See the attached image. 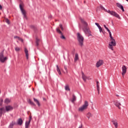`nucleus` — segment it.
Listing matches in <instances>:
<instances>
[{
	"label": "nucleus",
	"mask_w": 128,
	"mask_h": 128,
	"mask_svg": "<svg viewBox=\"0 0 128 128\" xmlns=\"http://www.w3.org/2000/svg\"><path fill=\"white\" fill-rule=\"evenodd\" d=\"M80 20H81L82 24L84 26V28L82 30L84 32H85V34H86V32H88V34H89L90 36H92V34H90V28H88V23L86 22V21H84V19L81 18Z\"/></svg>",
	"instance_id": "f257e3e1"
},
{
	"label": "nucleus",
	"mask_w": 128,
	"mask_h": 128,
	"mask_svg": "<svg viewBox=\"0 0 128 128\" xmlns=\"http://www.w3.org/2000/svg\"><path fill=\"white\" fill-rule=\"evenodd\" d=\"M88 100H86L84 101V104L78 108V110L80 112H84V110L88 109Z\"/></svg>",
	"instance_id": "f03ea898"
},
{
	"label": "nucleus",
	"mask_w": 128,
	"mask_h": 128,
	"mask_svg": "<svg viewBox=\"0 0 128 128\" xmlns=\"http://www.w3.org/2000/svg\"><path fill=\"white\" fill-rule=\"evenodd\" d=\"M76 36L79 45L80 46H84V36H82L79 32L76 34Z\"/></svg>",
	"instance_id": "7ed1b4c3"
},
{
	"label": "nucleus",
	"mask_w": 128,
	"mask_h": 128,
	"mask_svg": "<svg viewBox=\"0 0 128 128\" xmlns=\"http://www.w3.org/2000/svg\"><path fill=\"white\" fill-rule=\"evenodd\" d=\"M110 40H111V42L109 44L108 48H110L112 50H114L113 46H116V40L114 39H111Z\"/></svg>",
	"instance_id": "20e7f679"
},
{
	"label": "nucleus",
	"mask_w": 128,
	"mask_h": 128,
	"mask_svg": "<svg viewBox=\"0 0 128 128\" xmlns=\"http://www.w3.org/2000/svg\"><path fill=\"white\" fill-rule=\"evenodd\" d=\"M8 60V57L5 56H4V51H2L0 53V62H4L6 60Z\"/></svg>",
	"instance_id": "39448f33"
},
{
	"label": "nucleus",
	"mask_w": 128,
	"mask_h": 128,
	"mask_svg": "<svg viewBox=\"0 0 128 128\" xmlns=\"http://www.w3.org/2000/svg\"><path fill=\"white\" fill-rule=\"evenodd\" d=\"M106 12H108V14H111V16H113L118 18H120V15H118V14L116 12L114 11H110V10H106Z\"/></svg>",
	"instance_id": "423d86ee"
},
{
	"label": "nucleus",
	"mask_w": 128,
	"mask_h": 128,
	"mask_svg": "<svg viewBox=\"0 0 128 128\" xmlns=\"http://www.w3.org/2000/svg\"><path fill=\"white\" fill-rule=\"evenodd\" d=\"M20 8L21 10L22 14L23 15L24 18H26V12L24 10V8H22V6L20 4Z\"/></svg>",
	"instance_id": "0eeeda50"
},
{
	"label": "nucleus",
	"mask_w": 128,
	"mask_h": 128,
	"mask_svg": "<svg viewBox=\"0 0 128 128\" xmlns=\"http://www.w3.org/2000/svg\"><path fill=\"white\" fill-rule=\"evenodd\" d=\"M128 68H126V66L123 65L122 66V76L124 78V75L126 74V70Z\"/></svg>",
	"instance_id": "6e6552de"
},
{
	"label": "nucleus",
	"mask_w": 128,
	"mask_h": 128,
	"mask_svg": "<svg viewBox=\"0 0 128 128\" xmlns=\"http://www.w3.org/2000/svg\"><path fill=\"white\" fill-rule=\"evenodd\" d=\"M14 110V108L10 106H6L5 112H10Z\"/></svg>",
	"instance_id": "1a4fd4ad"
},
{
	"label": "nucleus",
	"mask_w": 128,
	"mask_h": 128,
	"mask_svg": "<svg viewBox=\"0 0 128 128\" xmlns=\"http://www.w3.org/2000/svg\"><path fill=\"white\" fill-rule=\"evenodd\" d=\"M56 30L57 32H58V34H61L60 38H62V40H66V37L62 35V31L60 30V28H56Z\"/></svg>",
	"instance_id": "9d476101"
},
{
	"label": "nucleus",
	"mask_w": 128,
	"mask_h": 128,
	"mask_svg": "<svg viewBox=\"0 0 128 128\" xmlns=\"http://www.w3.org/2000/svg\"><path fill=\"white\" fill-rule=\"evenodd\" d=\"M104 64V61L102 60H99L98 62H97L96 64V68H100V66H102Z\"/></svg>",
	"instance_id": "9b49d317"
},
{
	"label": "nucleus",
	"mask_w": 128,
	"mask_h": 128,
	"mask_svg": "<svg viewBox=\"0 0 128 128\" xmlns=\"http://www.w3.org/2000/svg\"><path fill=\"white\" fill-rule=\"evenodd\" d=\"M114 104L119 108V110H120V106H122V104L120 102H118V100L114 101Z\"/></svg>",
	"instance_id": "f8f14e48"
},
{
	"label": "nucleus",
	"mask_w": 128,
	"mask_h": 128,
	"mask_svg": "<svg viewBox=\"0 0 128 128\" xmlns=\"http://www.w3.org/2000/svg\"><path fill=\"white\" fill-rule=\"evenodd\" d=\"M116 6L118 8H120L122 10V12H124V6L120 3H116Z\"/></svg>",
	"instance_id": "ddd939ff"
},
{
	"label": "nucleus",
	"mask_w": 128,
	"mask_h": 128,
	"mask_svg": "<svg viewBox=\"0 0 128 128\" xmlns=\"http://www.w3.org/2000/svg\"><path fill=\"white\" fill-rule=\"evenodd\" d=\"M6 112V109L2 107L0 108V118L2 117V116L3 114H4Z\"/></svg>",
	"instance_id": "4468645a"
},
{
	"label": "nucleus",
	"mask_w": 128,
	"mask_h": 128,
	"mask_svg": "<svg viewBox=\"0 0 128 128\" xmlns=\"http://www.w3.org/2000/svg\"><path fill=\"white\" fill-rule=\"evenodd\" d=\"M24 52L26 60H28V49H26V48H24Z\"/></svg>",
	"instance_id": "2eb2a0df"
},
{
	"label": "nucleus",
	"mask_w": 128,
	"mask_h": 128,
	"mask_svg": "<svg viewBox=\"0 0 128 128\" xmlns=\"http://www.w3.org/2000/svg\"><path fill=\"white\" fill-rule=\"evenodd\" d=\"M10 102H12V100H10L8 98H6L4 100V104H10Z\"/></svg>",
	"instance_id": "dca6fc26"
},
{
	"label": "nucleus",
	"mask_w": 128,
	"mask_h": 128,
	"mask_svg": "<svg viewBox=\"0 0 128 128\" xmlns=\"http://www.w3.org/2000/svg\"><path fill=\"white\" fill-rule=\"evenodd\" d=\"M17 124H18V126H22V120L20 118L18 119Z\"/></svg>",
	"instance_id": "f3484780"
},
{
	"label": "nucleus",
	"mask_w": 128,
	"mask_h": 128,
	"mask_svg": "<svg viewBox=\"0 0 128 128\" xmlns=\"http://www.w3.org/2000/svg\"><path fill=\"white\" fill-rule=\"evenodd\" d=\"M34 102H36V104H38V106H40V101L38 100V99L36 98H34Z\"/></svg>",
	"instance_id": "a211bd4d"
},
{
	"label": "nucleus",
	"mask_w": 128,
	"mask_h": 128,
	"mask_svg": "<svg viewBox=\"0 0 128 128\" xmlns=\"http://www.w3.org/2000/svg\"><path fill=\"white\" fill-rule=\"evenodd\" d=\"M82 78L84 82H86V80H88V77L86 76V75H84V72H82Z\"/></svg>",
	"instance_id": "6ab92c4d"
},
{
	"label": "nucleus",
	"mask_w": 128,
	"mask_h": 128,
	"mask_svg": "<svg viewBox=\"0 0 128 128\" xmlns=\"http://www.w3.org/2000/svg\"><path fill=\"white\" fill-rule=\"evenodd\" d=\"M112 124H114L116 128H118V121L116 120H113L112 121Z\"/></svg>",
	"instance_id": "aec40b11"
},
{
	"label": "nucleus",
	"mask_w": 128,
	"mask_h": 128,
	"mask_svg": "<svg viewBox=\"0 0 128 128\" xmlns=\"http://www.w3.org/2000/svg\"><path fill=\"white\" fill-rule=\"evenodd\" d=\"M76 96H74V94H73L72 100H71V102H76Z\"/></svg>",
	"instance_id": "412c9836"
},
{
	"label": "nucleus",
	"mask_w": 128,
	"mask_h": 128,
	"mask_svg": "<svg viewBox=\"0 0 128 128\" xmlns=\"http://www.w3.org/2000/svg\"><path fill=\"white\" fill-rule=\"evenodd\" d=\"M56 70H57L58 74H60V75L62 74V72H60V68H58V66L56 65Z\"/></svg>",
	"instance_id": "4be33fe9"
},
{
	"label": "nucleus",
	"mask_w": 128,
	"mask_h": 128,
	"mask_svg": "<svg viewBox=\"0 0 128 128\" xmlns=\"http://www.w3.org/2000/svg\"><path fill=\"white\" fill-rule=\"evenodd\" d=\"M16 124V123L14 121H12L11 123L10 124L9 126H11L12 128L14 125Z\"/></svg>",
	"instance_id": "5701e85b"
},
{
	"label": "nucleus",
	"mask_w": 128,
	"mask_h": 128,
	"mask_svg": "<svg viewBox=\"0 0 128 128\" xmlns=\"http://www.w3.org/2000/svg\"><path fill=\"white\" fill-rule=\"evenodd\" d=\"M36 46H38L40 44V39L38 38H36Z\"/></svg>",
	"instance_id": "b1692460"
},
{
	"label": "nucleus",
	"mask_w": 128,
	"mask_h": 128,
	"mask_svg": "<svg viewBox=\"0 0 128 128\" xmlns=\"http://www.w3.org/2000/svg\"><path fill=\"white\" fill-rule=\"evenodd\" d=\"M30 122L26 121L25 122V128H28V126H30Z\"/></svg>",
	"instance_id": "393cba45"
},
{
	"label": "nucleus",
	"mask_w": 128,
	"mask_h": 128,
	"mask_svg": "<svg viewBox=\"0 0 128 128\" xmlns=\"http://www.w3.org/2000/svg\"><path fill=\"white\" fill-rule=\"evenodd\" d=\"M86 116L89 120L90 118H92V114L90 112H88L86 114Z\"/></svg>",
	"instance_id": "a878e982"
},
{
	"label": "nucleus",
	"mask_w": 128,
	"mask_h": 128,
	"mask_svg": "<svg viewBox=\"0 0 128 128\" xmlns=\"http://www.w3.org/2000/svg\"><path fill=\"white\" fill-rule=\"evenodd\" d=\"M78 60V54H76L75 55L74 61L76 62Z\"/></svg>",
	"instance_id": "bb28decb"
},
{
	"label": "nucleus",
	"mask_w": 128,
	"mask_h": 128,
	"mask_svg": "<svg viewBox=\"0 0 128 128\" xmlns=\"http://www.w3.org/2000/svg\"><path fill=\"white\" fill-rule=\"evenodd\" d=\"M96 88H97V90H98V92H99L100 90V84H100V82H98V81H96Z\"/></svg>",
	"instance_id": "cd10ccee"
},
{
	"label": "nucleus",
	"mask_w": 128,
	"mask_h": 128,
	"mask_svg": "<svg viewBox=\"0 0 128 128\" xmlns=\"http://www.w3.org/2000/svg\"><path fill=\"white\" fill-rule=\"evenodd\" d=\"M64 88L66 90H68V91L70 90V87L68 84L65 86Z\"/></svg>",
	"instance_id": "c85d7f7f"
},
{
	"label": "nucleus",
	"mask_w": 128,
	"mask_h": 128,
	"mask_svg": "<svg viewBox=\"0 0 128 128\" xmlns=\"http://www.w3.org/2000/svg\"><path fill=\"white\" fill-rule=\"evenodd\" d=\"M29 104H32V106H36V104H34V102H32V101L30 100H29Z\"/></svg>",
	"instance_id": "c756f323"
},
{
	"label": "nucleus",
	"mask_w": 128,
	"mask_h": 128,
	"mask_svg": "<svg viewBox=\"0 0 128 128\" xmlns=\"http://www.w3.org/2000/svg\"><path fill=\"white\" fill-rule=\"evenodd\" d=\"M5 22H6V24H10V20H8V19L6 18Z\"/></svg>",
	"instance_id": "7c9ffc66"
},
{
	"label": "nucleus",
	"mask_w": 128,
	"mask_h": 128,
	"mask_svg": "<svg viewBox=\"0 0 128 128\" xmlns=\"http://www.w3.org/2000/svg\"><path fill=\"white\" fill-rule=\"evenodd\" d=\"M15 50H16V52H20V48L16 47L15 48Z\"/></svg>",
	"instance_id": "2f4dec72"
},
{
	"label": "nucleus",
	"mask_w": 128,
	"mask_h": 128,
	"mask_svg": "<svg viewBox=\"0 0 128 128\" xmlns=\"http://www.w3.org/2000/svg\"><path fill=\"white\" fill-rule=\"evenodd\" d=\"M95 24L98 26V28H100V24H98V23L96 22Z\"/></svg>",
	"instance_id": "473e14b6"
},
{
	"label": "nucleus",
	"mask_w": 128,
	"mask_h": 128,
	"mask_svg": "<svg viewBox=\"0 0 128 128\" xmlns=\"http://www.w3.org/2000/svg\"><path fill=\"white\" fill-rule=\"evenodd\" d=\"M60 26L62 30H64V28H62V24H60Z\"/></svg>",
	"instance_id": "72a5a7b5"
},
{
	"label": "nucleus",
	"mask_w": 128,
	"mask_h": 128,
	"mask_svg": "<svg viewBox=\"0 0 128 128\" xmlns=\"http://www.w3.org/2000/svg\"><path fill=\"white\" fill-rule=\"evenodd\" d=\"M2 102H4V100L2 99H1L0 100V106H2Z\"/></svg>",
	"instance_id": "f704fd0d"
},
{
	"label": "nucleus",
	"mask_w": 128,
	"mask_h": 128,
	"mask_svg": "<svg viewBox=\"0 0 128 128\" xmlns=\"http://www.w3.org/2000/svg\"><path fill=\"white\" fill-rule=\"evenodd\" d=\"M100 32H102V26L100 27L99 28Z\"/></svg>",
	"instance_id": "c9c22d12"
},
{
	"label": "nucleus",
	"mask_w": 128,
	"mask_h": 128,
	"mask_svg": "<svg viewBox=\"0 0 128 128\" xmlns=\"http://www.w3.org/2000/svg\"><path fill=\"white\" fill-rule=\"evenodd\" d=\"M31 121H32V116H30L29 118V120L28 122H30Z\"/></svg>",
	"instance_id": "e433bc0d"
},
{
	"label": "nucleus",
	"mask_w": 128,
	"mask_h": 128,
	"mask_svg": "<svg viewBox=\"0 0 128 128\" xmlns=\"http://www.w3.org/2000/svg\"><path fill=\"white\" fill-rule=\"evenodd\" d=\"M110 40H114V38H112V34L110 35Z\"/></svg>",
	"instance_id": "4c0bfd02"
},
{
	"label": "nucleus",
	"mask_w": 128,
	"mask_h": 128,
	"mask_svg": "<svg viewBox=\"0 0 128 128\" xmlns=\"http://www.w3.org/2000/svg\"><path fill=\"white\" fill-rule=\"evenodd\" d=\"M100 8H102V10H106V8H104L102 6H100Z\"/></svg>",
	"instance_id": "58836bf2"
},
{
	"label": "nucleus",
	"mask_w": 128,
	"mask_h": 128,
	"mask_svg": "<svg viewBox=\"0 0 128 128\" xmlns=\"http://www.w3.org/2000/svg\"><path fill=\"white\" fill-rule=\"evenodd\" d=\"M18 40H20V42H24V40L22 39V38H19L18 39Z\"/></svg>",
	"instance_id": "ea45409f"
},
{
	"label": "nucleus",
	"mask_w": 128,
	"mask_h": 128,
	"mask_svg": "<svg viewBox=\"0 0 128 128\" xmlns=\"http://www.w3.org/2000/svg\"><path fill=\"white\" fill-rule=\"evenodd\" d=\"M18 40H20V42H24V40L22 39V38H19L18 39Z\"/></svg>",
	"instance_id": "a19ab883"
},
{
	"label": "nucleus",
	"mask_w": 128,
	"mask_h": 128,
	"mask_svg": "<svg viewBox=\"0 0 128 128\" xmlns=\"http://www.w3.org/2000/svg\"><path fill=\"white\" fill-rule=\"evenodd\" d=\"M14 38H18V40L20 38V37H18V36H14Z\"/></svg>",
	"instance_id": "79ce46f5"
},
{
	"label": "nucleus",
	"mask_w": 128,
	"mask_h": 128,
	"mask_svg": "<svg viewBox=\"0 0 128 128\" xmlns=\"http://www.w3.org/2000/svg\"><path fill=\"white\" fill-rule=\"evenodd\" d=\"M106 30L109 32H110V29H108V28H106Z\"/></svg>",
	"instance_id": "37998d69"
},
{
	"label": "nucleus",
	"mask_w": 128,
	"mask_h": 128,
	"mask_svg": "<svg viewBox=\"0 0 128 128\" xmlns=\"http://www.w3.org/2000/svg\"><path fill=\"white\" fill-rule=\"evenodd\" d=\"M2 5L0 4V10H2Z\"/></svg>",
	"instance_id": "c03bdc74"
},
{
	"label": "nucleus",
	"mask_w": 128,
	"mask_h": 128,
	"mask_svg": "<svg viewBox=\"0 0 128 128\" xmlns=\"http://www.w3.org/2000/svg\"><path fill=\"white\" fill-rule=\"evenodd\" d=\"M104 26L106 29L108 28V27H106V26L105 24L104 25Z\"/></svg>",
	"instance_id": "a18cd8bd"
},
{
	"label": "nucleus",
	"mask_w": 128,
	"mask_h": 128,
	"mask_svg": "<svg viewBox=\"0 0 128 128\" xmlns=\"http://www.w3.org/2000/svg\"><path fill=\"white\" fill-rule=\"evenodd\" d=\"M82 128V126H80L78 128Z\"/></svg>",
	"instance_id": "49530a36"
},
{
	"label": "nucleus",
	"mask_w": 128,
	"mask_h": 128,
	"mask_svg": "<svg viewBox=\"0 0 128 128\" xmlns=\"http://www.w3.org/2000/svg\"><path fill=\"white\" fill-rule=\"evenodd\" d=\"M109 32V34H110V35L112 34V32H110H110Z\"/></svg>",
	"instance_id": "de8ad7c7"
},
{
	"label": "nucleus",
	"mask_w": 128,
	"mask_h": 128,
	"mask_svg": "<svg viewBox=\"0 0 128 128\" xmlns=\"http://www.w3.org/2000/svg\"><path fill=\"white\" fill-rule=\"evenodd\" d=\"M64 69L66 70L68 69L66 68V67H64Z\"/></svg>",
	"instance_id": "09e8293b"
},
{
	"label": "nucleus",
	"mask_w": 128,
	"mask_h": 128,
	"mask_svg": "<svg viewBox=\"0 0 128 128\" xmlns=\"http://www.w3.org/2000/svg\"><path fill=\"white\" fill-rule=\"evenodd\" d=\"M98 94H100V90H99V91L98 90Z\"/></svg>",
	"instance_id": "8fccbe9b"
},
{
	"label": "nucleus",
	"mask_w": 128,
	"mask_h": 128,
	"mask_svg": "<svg viewBox=\"0 0 128 128\" xmlns=\"http://www.w3.org/2000/svg\"><path fill=\"white\" fill-rule=\"evenodd\" d=\"M8 128H13L12 127H11L10 126H9Z\"/></svg>",
	"instance_id": "3c124183"
},
{
	"label": "nucleus",
	"mask_w": 128,
	"mask_h": 128,
	"mask_svg": "<svg viewBox=\"0 0 128 128\" xmlns=\"http://www.w3.org/2000/svg\"><path fill=\"white\" fill-rule=\"evenodd\" d=\"M116 96H118V94L116 95Z\"/></svg>",
	"instance_id": "603ef678"
},
{
	"label": "nucleus",
	"mask_w": 128,
	"mask_h": 128,
	"mask_svg": "<svg viewBox=\"0 0 128 128\" xmlns=\"http://www.w3.org/2000/svg\"><path fill=\"white\" fill-rule=\"evenodd\" d=\"M2 92V91L0 90V94Z\"/></svg>",
	"instance_id": "864d4df0"
},
{
	"label": "nucleus",
	"mask_w": 128,
	"mask_h": 128,
	"mask_svg": "<svg viewBox=\"0 0 128 128\" xmlns=\"http://www.w3.org/2000/svg\"><path fill=\"white\" fill-rule=\"evenodd\" d=\"M126 1L128 2V0H126Z\"/></svg>",
	"instance_id": "5fc2aeb1"
}]
</instances>
